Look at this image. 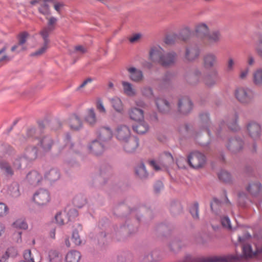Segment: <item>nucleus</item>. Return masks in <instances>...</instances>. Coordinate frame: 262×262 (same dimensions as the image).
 I'll return each mask as SVG.
<instances>
[{
    "label": "nucleus",
    "instance_id": "1",
    "mask_svg": "<svg viewBox=\"0 0 262 262\" xmlns=\"http://www.w3.org/2000/svg\"><path fill=\"white\" fill-rule=\"evenodd\" d=\"M149 57L153 61H157L164 67H169L173 65L177 58V54L174 51L165 52L160 46L151 48Z\"/></svg>",
    "mask_w": 262,
    "mask_h": 262
},
{
    "label": "nucleus",
    "instance_id": "2",
    "mask_svg": "<svg viewBox=\"0 0 262 262\" xmlns=\"http://www.w3.org/2000/svg\"><path fill=\"white\" fill-rule=\"evenodd\" d=\"M218 76V72L216 70L213 71L211 75H203L200 70L196 69L187 80L189 83L193 85L198 84L202 81L207 86L212 87L215 84V79Z\"/></svg>",
    "mask_w": 262,
    "mask_h": 262
},
{
    "label": "nucleus",
    "instance_id": "3",
    "mask_svg": "<svg viewBox=\"0 0 262 262\" xmlns=\"http://www.w3.org/2000/svg\"><path fill=\"white\" fill-rule=\"evenodd\" d=\"M57 19L56 17H51L48 22V26L44 27L39 32V34L41 36L43 40V45L38 50L32 53L30 56L32 57L37 56L43 54L48 48V45L50 42L49 36L50 33L54 30V25L56 23Z\"/></svg>",
    "mask_w": 262,
    "mask_h": 262
},
{
    "label": "nucleus",
    "instance_id": "4",
    "mask_svg": "<svg viewBox=\"0 0 262 262\" xmlns=\"http://www.w3.org/2000/svg\"><path fill=\"white\" fill-rule=\"evenodd\" d=\"M242 258L241 255H228L224 256H213L208 258H192L190 255L185 256L184 262H238Z\"/></svg>",
    "mask_w": 262,
    "mask_h": 262
},
{
    "label": "nucleus",
    "instance_id": "5",
    "mask_svg": "<svg viewBox=\"0 0 262 262\" xmlns=\"http://www.w3.org/2000/svg\"><path fill=\"white\" fill-rule=\"evenodd\" d=\"M237 100L243 104H248L251 102L254 97V93L250 89L238 88L234 92Z\"/></svg>",
    "mask_w": 262,
    "mask_h": 262
},
{
    "label": "nucleus",
    "instance_id": "6",
    "mask_svg": "<svg viewBox=\"0 0 262 262\" xmlns=\"http://www.w3.org/2000/svg\"><path fill=\"white\" fill-rule=\"evenodd\" d=\"M206 161L205 155L198 151L191 152L187 158L189 165L193 168L202 167Z\"/></svg>",
    "mask_w": 262,
    "mask_h": 262
},
{
    "label": "nucleus",
    "instance_id": "7",
    "mask_svg": "<svg viewBox=\"0 0 262 262\" xmlns=\"http://www.w3.org/2000/svg\"><path fill=\"white\" fill-rule=\"evenodd\" d=\"M49 192L44 189H39L33 195V201L39 206H44L50 201Z\"/></svg>",
    "mask_w": 262,
    "mask_h": 262
},
{
    "label": "nucleus",
    "instance_id": "8",
    "mask_svg": "<svg viewBox=\"0 0 262 262\" xmlns=\"http://www.w3.org/2000/svg\"><path fill=\"white\" fill-rule=\"evenodd\" d=\"M193 108V103L190 98L185 96L179 99L178 110L182 115L189 114Z\"/></svg>",
    "mask_w": 262,
    "mask_h": 262
},
{
    "label": "nucleus",
    "instance_id": "9",
    "mask_svg": "<svg viewBox=\"0 0 262 262\" xmlns=\"http://www.w3.org/2000/svg\"><path fill=\"white\" fill-rule=\"evenodd\" d=\"M28 36L29 33L26 31L18 34L17 37L18 39V42L11 47V51L18 54L26 50L27 48L25 46V43L27 41Z\"/></svg>",
    "mask_w": 262,
    "mask_h": 262
},
{
    "label": "nucleus",
    "instance_id": "10",
    "mask_svg": "<svg viewBox=\"0 0 262 262\" xmlns=\"http://www.w3.org/2000/svg\"><path fill=\"white\" fill-rule=\"evenodd\" d=\"M190 35V31L189 28H186L182 30L180 35L173 34L167 35L165 38L164 42L167 45H172L179 38H182L186 40Z\"/></svg>",
    "mask_w": 262,
    "mask_h": 262
},
{
    "label": "nucleus",
    "instance_id": "11",
    "mask_svg": "<svg viewBox=\"0 0 262 262\" xmlns=\"http://www.w3.org/2000/svg\"><path fill=\"white\" fill-rule=\"evenodd\" d=\"M122 142L124 150L128 153L134 152L139 146V139L135 136L131 137Z\"/></svg>",
    "mask_w": 262,
    "mask_h": 262
},
{
    "label": "nucleus",
    "instance_id": "12",
    "mask_svg": "<svg viewBox=\"0 0 262 262\" xmlns=\"http://www.w3.org/2000/svg\"><path fill=\"white\" fill-rule=\"evenodd\" d=\"M244 145L243 140L239 138H229L226 145L227 148L233 152H236L242 149Z\"/></svg>",
    "mask_w": 262,
    "mask_h": 262
},
{
    "label": "nucleus",
    "instance_id": "13",
    "mask_svg": "<svg viewBox=\"0 0 262 262\" xmlns=\"http://www.w3.org/2000/svg\"><path fill=\"white\" fill-rule=\"evenodd\" d=\"M250 136L254 140L259 138L261 133V126L255 122H250L247 125Z\"/></svg>",
    "mask_w": 262,
    "mask_h": 262
},
{
    "label": "nucleus",
    "instance_id": "14",
    "mask_svg": "<svg viewBox=\"0 0 262 262\" xmlns=\"http://www.w3.org/2000/svg\"><path fill=\"white\" fill-rule=\"evenodd\" d=\"M103 143L104 142H101L98 139L93 141L89 146L90 152L95 155L102 154L104 150V145Z\"/></svg>",
    "mask_w": 262,
    "mask_h": 262
},
{
    "label": "nucleus",
    "instance_id": "15",
    "mask_svg": "<svg viewBox=\"0 0 262 262\" xmlns=\"http://www.w3.org/2000/svg\"><path fill=\"white\" fill-rule=\"evenodd\" d=\"M55 144V142L50 136H46L41 138L38 145H39L45 152L51 151L52 146Z\"/></svg>",
    "mask_w": 262,
    "mask_h": 262
},
{
    "label": "nucleus",
    "instance_id": "16",
    "mask_svg": "<svg viewBox=\"0 0 262 262\" xmlns=\"http://www.w3.org/2000/svg\"><path fill=\"white\" fill-rule=\"evenodd\" d=\"M117 138L120 141L123 142L131 137L130 130L126 125H120L118 127L116 134Z\"/></svg>",
    "mask_w": 262,
    "mask_h": 262
},
{
    "label": "nucleus",
    "instance_id": "17",
    "mask_svg": "<svg viewBox=\"0 0 262 262\" xmlns=\"http://www.w3.org/2000/svg\"><path fill=\"white\" fill-rule=\"evenodd\" d=\"M238 119V114L236 112L230 114L228 116L226 121V124L230 130L237 131L239 129L240 127L237 123Z\"/></svg>",
    "mask_w": 262,
    "mask_h": 262
},
{
    "label": "nucleus",
    "instance_id": "18",
    "mask_svg": "<svg viewBox=\"0 0 262 262\" xmlns=\"http://www.w3.org/2000/svg\"><path fill=\"white\" fill-rule=\"evenodd\" d=\"M113 136V132L110 127L103 126L99 130L97 139L101 142H105L110 140Z\"/></svg>",
    "mask_w": 262,
    "mask_h": 262
},
{
    "label": "nucleus",
    "instance_id": "19",
    "mask_svg": "<svg viewBox=\"0 0 262 262\" xmlns=\"http://www.w3.org/2000/svg\"><path fill=\"white\" fill-rule=\"evenodd\" d=\"M200 50L196 45L186 48L185 58L188 61H193L200 55Z\"/></svg>",
    "mask_w": 262,
    "mask_h": 262
},
{
    "label": "nucleus",
    "instance_id": "20",
    "mask_svg": "<svg viewBox=\"0 0 262 262\" xmlns=\"http://www.w3.org/2000/svg\"><path fill=\"white\" fill-rule=\"evenodd\" d=\"M217 62V57L213 53L206 54L203 57V66L205 69L209 70Z\"/></svg>",
    "mask_w": 262,
    "mask_h": 262
},
{
    "label": "nucleus",
    "instance_id": "21",
    "mask_svg": "<svg viewBox=\"0 0 262 262\" xmlns=\"http://www.w3.org/2000/svg\"><path fill=\"white\" fill-rule=\"evenodd\" d=\"M130 118L137 122H142L144 119L143 111L136 107H132L128 112Z\"/></svg>",
    "mask_w": 262,
    "mask_h": 262
},
{
    "label": "nucleus",
    "instance_id": "22",
    "mask_svg": "<svg viewBox=\"0 0 262 262\" xmlns=\"http://www.w3.org/2000/svg\"><path fill=\"white\" fill-rule=\"evenodd\" d=\"M129 73V77L131 80L134 82H139L143 79V74L141 70L135 67H130L127 69Z\"/></svg>",
    "mask_w": 262,
    "mask_h": 262
},
{
    "label": "nucleus",
    "instance_id": "23",
    "mask_svg": "<svg viewBox=\"0 0 262 262\" xmlns=\"http://www.w3.org/2000/svg\"><path fill=\"white\" fill-rule=\"evenodd\" d=\"M200 121L201 124V130L206 131L208 136H211V131L209 128L210 123L209 115L208 113H202L200 115Z\"/></svg>",
    "mask_w": 262,
    "mask_h": 262
},
{
    "label": "nucleus",
    "instance_id": "24",
    "mask_svg": "<svg viewBox=\"0 0 262 262\" xmlns=\"http://www.w3.org/2000/svg\"><path fill=\"white\" fill-rule=\"evenodd\" d=\"M156 104L159 112L162 113H167L171 110L170 103L165 99L157 98Z\"/></svg>",
    "mask_w": 262,
    "mask_h": 262
},
{
    "label": "nucleus",
    "instance_id": "25",
    "mask_svg": "<svg viewBox=\"0 0 262 262\" xmlns=\"http://www.w3.org/2000/svg\"><path fill=\"white\" fill-rule=\"evenodd\" d=\"M0 169L3 174L6 178H12L14 175V171L11 165L6 161H0Z\"/></svg>",
    "mask_w": 262,
    "mask_h": 262
},
{
    "label": "nucleus",
    "instance_id": "26",
    "mask_svg": "<svg viewBox=\"0 0 262 262\" xmlns=\"http://www.w3.org/2000/svg\"><path fill=\"white\" fill-rule=\"evenodd\" d=\"M29 183L33 185H37L42 179L41 176L35 170L29 172L26 177Z\"/></svg>",
    "mask_w": 262,
    "mask_h": 262
},
{
    "label": "nucleus",
    "instance_id": "27",
    "mask_svg": "<svg viewBox=\"0 0 262 262\" xmlns=\"http://www.w3.org/2000/svg\"><path fill=\"white\" fill-rule=\"evenodd\" d=\"M38 149L35 146H29L27 147L23 158L29 161H33L37 157Z\"/></svg>",
    "mask_w": 262,
    "mask_h": 262
},
{
    "label": "nucleus",
    "instance_id": "28",
    "mask_svg": "<svg viewBox=\"0 0 262 262\" xmlns=\"http://www.w3.org/2000/svg\"><path fill=\"white\" fill-rule=\"evenodd\" d=\"M60 176V174L58 169L57 168H52L45 173V179L52 183L58 180Z\"/></svg>",
    "mask_w": 262,
    "mask_h": 262
},
{
    "label": "nucleus",
    "instance_id": "29",
    "mask_svg": "<svg viewBox=\"0 0 262 262\" xmlns=\"http://www.w3.org/2000/svg\"><path fill=\"white\" fill-rule=\"evenodd\" d=\"M71 128L74 130H79L82 127V123L80 118L76 114L71 116L69 120Z\"/></svg>",
    "mask_w": 262,
    "mask_h": 262
},
{
    "label": "nucleus",
    "instance_id": "30",
    "mask_svg": "<svg viewBox=\"0 0 262 262\" xmlns=\"http://www.w3.org/2000/svg\"><path fill=\"white\" fill-rule=\"evenodd\" d=\"M109 100L112 107L117 112L121 113L123 110V105L122 102L120 98L115 96L110 98Z\"/></svg>",
    "mask_w": 262,
    "mask_h": 262
},
{
    "label": "nucleus",
    "instance_id": "31",
    "mask_svg": "<svg viewBox=\"0 0 262 262\" xmlns=\"http://www.w3.org/2000/svg\"><path fill=\"white\" fill-rule=\"evenodd\" d=\"M81 256L79 252L76 250H71L67 254L65 260L66 262H79Z\"/></svg>",
    "mask_w": 262,
    "mask_h": 262
},
{
    "label": "nucleus",
    "instance_id": "32",
    "mask_svg": "<svg viewBox=\"0 0 262 262\" xmlns=\"http://www.w3.org/2000/svg\"><path fill=\"white\" fill-rule=\"evenodd\" d=\"M208 32V27L205 23H200L196 26L195 33L198 37L205 38Z\"/></svg>",
    "mask_w": 262,
    "mask_h": 262
},
{
    "label": "nucleus",
    "instance_id": "33",
    "mask_svg": "<svg viewBox=\"0 0 262 262\" xmlns=\"http://www.w3.org/2000/svg\"><path fill=\"white\" fill-rule=\"evenodd\" d=\"M205 38L210 43H215L219 42L221 38L220 32L217 31H214L211 33H208Z\"/></svg>",
    "mask_w": 262,
    "mask_h": 262
},
{
    "label": "nucleus",
    "instance_id": "34",
    "mask_svg": "<svg viewBox=\"0 0 262 262\" xmlns=\"http://www.w3.org/2000/svg\"><path fill=\"white\" fill-rule=\"evenodd\" d=\"M122 85L124 94L128 96H134L136 94V90L132 84L127 81H122Z\"/></svg>",
    "mask_w": 262,
    "mask_h": 262
},
{
    "label": "nucleus",
    "instance_id": "35",
    "mask_svg": "<svg viewBox=\"0 0 262 262\" xmlns=\"http://www.w3.org/2000/svg\"><path fill=\"white\" fill-rule=\"evenodd\" d=\"M138 124L133 125V130L138 134H143L146 133L148 129V125L145 122H138Z\"/></svg>",
    "mask_w": 262,
    "mask_h": 262
},
{
    "label": "nucleus",
    "instance_id": "36",
    "mask_svg": "<svg viewBox=\"0 0 262 262\" xmlns=\"http://www.w3.org/2000/svg\"><path fill=\"white\" fill-rule=\"evenodd\" d=\"M262 188L261 184L257 182L255 183L249 184L248 187L247 188L248 191L252 195L255 196L259 193Z\"/></svg>",
    "mask_w": 262,
    "mask_h": 262
},
{
    "label": "nucleus",
    "instance_id": "37",
    "mask_svg": "<svg viewBox=\"0 0 262 262\" xmlns=\"http://www.w3.org/2000/svg\"><path fill=\"white\" fill-rule=\"evenodd\" d=\"M86 199L85 197L81 194L76 196L73 200L74 205L77 208H81L86 204Z\"/></svg>",
    "mask_w": 262,
    "mask_h": 262
},
{
    "label": "nucleus",
    "instance_id": "38",
    "mask_svg": "<svg viewBox=\"0 0 262 262\" xmlns=\"http://www.w3.org/2000/svg\"><path fill=\"white\" fill-rule=\"evenodd\" d=\"M136 173L141 179H145L147 177L148 173L143 163H141L140 165L136 168Z\"/></svg>",
    "mask_w": 262,
    "mask_h": 262
},
{
    "label": "nucleus",
    "instance_id": "39",
    "mask_svg": "<svg viewBox=\"0 0 262 262\" xmlns=\"http://www.w3.org/2000/svg\"><path fill=\"white\" fill-rule=\"evenodd\" d=\"M85 120L91 125H93L96 123V114L93 108H91L88 110V114L85 117Z\"/></svg>",
    "mask_w": 262,
    "mask_h": 262
},
{
    "label": "nucleus",
    "instance_id": "40",
    "mask_svg": "<svg viewBox=\"0 0 262 262\" xmlns=\"http://www.w3.org/2000/svg\"><path fill=\"white\" fill-rule=\"evenodd\" d=\"M49 258L50 262H59L60 253L56 250H51L49 252Z\"/></svg>",
    "mask_w": 262,
    "mask_h": 262
},
{
    "label": "nucleus",
    "instance_id": "41",
    "mask_svg": "<svg viewBox=\"0 0 262 262\" xmlns=\"http://www.w3.org/2000/svg\"><path fill=\"white\" fill-rule=\"evenodd\" d=\"M219 178L220 180L227 183L231 180V176L230 173L225 170H221L218 174Z\"/></svg>",
    "mask_w": 262,
    "mask_h": 262
},
{
    "label": "nucleus",
    "instance_id": "42",
    "mask_svg": "<svg viewBox=\"0 0 262 262\" xmlns=\"http://www.w3.org/2000/svg\"><path fill=\"white\" fill-rule=\"evenodd\" d=\"M243 253L246 257H251L256 254L255 253L253 252L251 245L249 244H245L243 247Z\"/></svg>",
    "mask_w": 262,
    "mask_h": 262
},
{
    "label": "nucleus",
    "instance_id": "43",
    "mask_svg": "<svg viewBox=\"0 0 262 262\" xmlns=\"http://www.w3.org/2000/svg\"><path fill=\"white\" fill-rule=\"evenodd\" d=\"M14 228L20 229H27L28 228V224L27 222L22 219H18L13 224Z\"/></svg>",
    "mask_w": 262,
    "mask_h": 262
},
{
    "label": "nucleus",
    "instance_id": "44",
    "mask_svg": "<svg viewBox=\"0 0 262 262\" xmlns=\"http://www.w3.org/2000/svg\"><path fill=\"white\" fill-rule=\"evenodd\" d=\"M253 81L256 85L262 83V69L257 70L253 75Z\"/></svg>",
    "mask_w": 262,
    "mask_h": 262
},
{
    "label": "nucleus",
    "instance_id": "45",
    "mask_svg": "<svg viewBox=\"0 0 262 262\" xmlns=\"http://www.w3.org/2000/svg\"><path fill=\"white\" fill-rule=\"evenodd\" d=\"M24 260L19 262H35L34 257L32 256L30 250H26L23 253Z\"/></svg>",
    "mask_w": 262,
    "mask_h": 262
},
{
    "label": "nucleus",
    "instance_id": "46",
    "mask_svg": "<svg viewBox=\"0 0 262 262\" xmlns=\"http://www.w3.org/2000/svg\"><path fill=\"white\" fill-rule=\"evenodd\" d=\"M38 11L41 14L46 16L47 18L48 16L51 14L49 6L47 3L43 2V4L38 8Z\"/></svg>",
    "mask_w": 262,
    "mask_h": 262
},
{
    "label": "nucleus",
    "instance_id": "47",
    "mask_svg": "<svg viewBox=\"0 0 262 262\" xmlns=\"http://www.w3.org/2000/svg\"><path fill=\"white\" fill-rule=\"evenodd\" d=\"M10 194L13 198H17L20 194L18 185L15 184L9 188Z\"/></svg>",
    "mask_w": 262,
    "mask_h": 262
},
{
    "label": "nucleus",
    "instance_id": "48",
    "mask_svg": "<svg viewBox=\"0 0 262 262\" xmlns=\"http://www.w3.org/2000/svg\"><path fill=\"white\" fill-rule=\"evenodd\" d=\"M64 142L65 145L63 147H59V151H61L63 148L71 149L73 147V144L71 142V137L69 133L66 134Z\"/></svg>",
    "mask_w": 262,
    "mask_h": 262
},
{
    "label": "nucleus",
    "instance_id": "49",
    "mask_svg": "<svg viewBox=\"0 0 262 262\" xmlns=\"http://www.w3.org/2000/svg\"><path fill=\"white\" fill-rule=\"evenodd\" d=\"M190 212L194 219L199 218V203L195 202L193 205L190 207Z\"/></svg>",
    "mask_w": 262,
    "mask_h": 262
},
{
    "label": "nucleus",
    "instance_id": "50",
    "mask_svg": "<svg viewBox=\"0 0 262 262\" xmlns=\"http://www.w3.org/2000/svg\"><path fill=\"white\" fill-rule=\"evenodd\" d=\"M111 167L107 164L102 165L100 167V176L103 177L111 171Z\"/></svg>",
    "mask_w": 262,
    "mask_h": 262
},
{
    "label": "nucleus",
    "instance_id": "51",
    "mask_svg": "<svg viewBox=\"0 0 262 262\" xmlns=\"http://www.w3.org/2000/svg\"><path fill=\"white\" fill-rule=\"evenodd\" d=\"M72 240L73 242L76 245H80L81 244V240L78 234V232L77 230H74L72 233Z\"/></svg>",
    "mask_w": 262,
    "mask_h": 262
},
{
    "label": "nucleus",
    "instance_id": "52",
    "mask_svg": "<svg viewBox=\"0 0 262 262\" xmlns=\"http://www.w3.org/2000/svg\"><path fill=\"white\" fill-rule=\"evenodd\" d=\"M4 255H6L8 256V258H9V257H15L17 255V249L13 247H9L7 249V251Z\"/></svg>",
    "mask_w": 262,
    "mask_h": 262
},
{
    "label": "nucleus",
    "instance_id": "53",
    "mask_svg": "<svg viewBox=\"0 0 262 262\" xmlns=\"http://www.w3.org/2000/svg\"><path fill=\"white\" fill-rule=\"evenodd\" d=\"M27 136L28 138H32L37 139L38 138V134L36 130L34 127H30L27 130Z\"/></svg>",
    "mask_w": 262,
    "mask_h": 262
},
{
    "label": "nucleus",
    "instance_id": "54",
    "mask_svg": "<svg viewBox=\"0 0 262 262\" xmlns=\"http://www.w3.org/2000/svg\"><path fill=\"white\" fill-rule=\"evenodd\" d=\"M9 211L8 206L4 203L0 202V217L6 216Z\"/></svg>",
    "mask_w": 262,
    "mask_h": 262
},
{
    "label": "nucleus",
    "instance_id": "55",
    "mask_svg": "<svg viewBox=\"0 0 262 262\" xmlns=\"http://www.w3.org/2000/svg\"><path fill=\"white\" fill-rule=\"evenodd\" d=\"M221 223L223 226L229 229L231 228L230 220L228 216H224L222 217Z\"/></svg>",
    "mask_w": 262,
    "mask_h": 262
},
{
    "label": "nucleus",
    "instance_id": "56",
    "mask_svg": "<svg viewBox=\"0 0 262 262\" xmlns=\"http://www.w3.org/2000/svg\"><path fill=\"white\" fill-rule=\"evenodd\" d=\"M96 107H97V110L100 113H105L106 112L105 108L103 104V102L101 98L97 99Z\"/></svg>",
    "mask_w": 262,
    "mask_h": 262
},
{
    "label": "nucleus",
    "instance_id": "57",
    "mask_svg": "<svg viewBox=\"0 0 262 262\" xmlns=\"http://www.w3.org/2000/svg\"><path fill=\"white\" fill-rule=\"evenodd\" d=\"M141 92L143 95L150 97L152 96L153 95V92L152 90L150 87H145L142 90Z\"/></svg>",
    "mask_w": 262,
    "mask_h": 262
},
{
    "label": "nucleus",
    "instance_id": "58",
    "mask_svg": "<svg viewBox=\"0 0 262 262\" xmlns=\"http://www.w3.org/2000/svg\"><path fill=\"white\" fill-rule=\"evenodd\" d=\"M163 188V183L161 181H158L154 185V190L156 193H159Z\"/></svg>",
    "mask_w": 262,
    "mask_h": 262
},
{
    "label": "nucleus",
    "instance_id": "59",
    "mask_svg": "<svg viewBox=\"0 0 262 262\" xmlns=\"http://www.w3.org/2000/svg\"><path fill=\"white\" fill-rule=\"evenodd\" d=\"M23 157H20L18 159H16L13 162V166L14 168L16 169H19L21 167V160L23 159Z\"/></svg>",
    "mask_w": 262,
    "mask_h": 262
},
{
    "label": "nucleus",
    "instance_id": "60",
    "mask_svg": "<svg viewBox=\"0 0 262 262\" xmlns=\"http://www.w3.org/2000/svg\"><path fill=\"white\" fill-rule=\"evenodd\" d=\"M234 62L232 58H230L229 59L227 66V71L228 72H231L233 70Z\"/></svg>",
    "mask_w": 262,
    "mask_h": 262
},
{
    "label": "nucleus",
    "instance_id": "61",
    "mask_svg": "<svg viewBox=\"0 0 262 262\" xmlns=\"http://www.w3.org/2000/svg\"><path fill=\"white\" fill-rule=\"evenodd\" d=\"M225 125V122L224 120H223L221 122L219 128L215 131L216 136L218 138H219L220 137L221 138V131L222 130V128Z\"/></svg>",
    "mask_w": 262,
    "mask_h": 262
},
{
    "label": "nucleus",
    "instance_id": "62",
    "mask_svg": "<svg viewBox=\"0 0 262 262\" xmlns=\"http://www.w3.org/2000/svg\"><path fill=\"white\" fill-rule=\"evenodd\" d=\"M56 222L59 225H63L64 223L63 220L61 218V213H58L55 216Z\"/></svg>",
    "mask_w": 262,
    "mask_h": 262
},
{
    "label": "nucleus",
    "instance_id": "63",
    "mask_svg": "<svg viewBox=\"0 0 262 262\" xmlns=\"http://www.w3.org/2000/svg\"><path fill=\"white\" fill-rule=\"evenodd\" d=\"M173 75L169 72H167L165 74L164 77L163 78V81L164 83H166L167 81H169L172 78Z\"/></svg>",
    "mask_w": 262,
    "mask_h": 262
},
{
    "label": "nucleus",
    "instance_id": "64",
    "mask_svg": "<svg viewBox=\"0 0 262 262\" xmlns=\"http://www.w3.org/2000/svg\"><path fill=\"white\" fill-rule=\"evenodd\" d=\"M141 35L139 33L134 34L132 37H130L129 40L130 42H134L140 38Z\"/></svg>",
    "mask_w": 262,
    "mask_h": 262
}]
</instances>
